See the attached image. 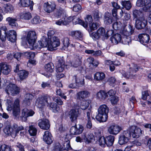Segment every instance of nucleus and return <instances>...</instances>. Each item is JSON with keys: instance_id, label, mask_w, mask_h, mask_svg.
I'll use <instances>...</instances> for the list:
<instances>
[{"instance_id": "60", "label": "nucleus", "mask_w": 151, "mask_h": 151, "mask_svg": "<svg viewBox=\"0 0 151 151\" xmlns=\"http://www.w3.org/2000/svg\"><path fill=\"white\" fill-rule=\"evenodd\" d=\"M53 100L56 102L58 104L60 105H62L63 102L61 100L60 98L58 97H56L55 98H52Z\"/></svg>"}, {"instance_id": "13", "label": "nucleus", "mask_w": 151, "mask_h": 151, "mask_svg": "<svg viewBox=\"0 0 151 151\" xmlns=\"http://www.w3.org/2000/svg\"><path fill=\"white\" fill-rule=\"evenodd\" d=\"M79 106L75 105L73 109H71L69 112V116L71 121L76 120L80 114Z\"/></svg>"}, {"instance_id": "1", "label": "nucleus", "mask_w": 151, "mask_h": 151, "mask_svg": "<svg viewBox=\"0 0 151 151\" xmlns=\"http://www.w3.org/2000/svg\"><path fill=\"white\" fill-rule=\"evenodd\" d=\"M37 38L35 31L29 32L26 37L22 38V44L23 45L27 44V42L29 47L31 50L37 49L40 50L42 47H47L49 50L52 51L56 49V48L59 46L60 42L58 38L55 36H52L50 39L43 37L37 43H35Z\"/></svg>"}, {"instance_id": "24", "label": "nucleus", "mask_w": 151, "mask_h": 151, "mask_svg": "<svg viewBox=\"0 0 151 151\" xmlns=\"http://www.w3.org/2000/svg\"><path fill=\"white\" fill-rule=\"evenodd\" d=\"M38 125L41 129L45 130L49 129L50 126L49 120L46 119L39 120Z\"/></svg>"}, {"instance_id": "61", "label": "nucleus", "mask_w": 151, "mask_h": 151, "mask_svg": "<svg viewBox=\"0 0 151 151\" xmlns=\"http://www.w3.org/2000/svg\"><path fill=\"white\" fill-rule=\"evenodd\" d=\"M24 55L23 53H21L20 52L15 53L14 55V57L16 58L17 60H20L22 56Z\"/></svg>"}, {"instance_id": "58", "label": "nucleus", "mask_w": 151, "mask_h": 151, "mask_svg": "<svg viewBox=\"0 0 151 151\" xmlns=\"http://www.w3.org/2000/svg\"><path fill=\"white\" fill-rule=\"evenodd\" d=\"M119 101L118 97L116 96H112L111 99V101L113 105L116 104Z\"/></svg>"}, {"instance_id": "32", "label": "nucleus", "mask_w": 151, "mask_h": 151, "mask_svg": "<svg viewBox=\"0 0 151 151\" xmlns=\"http://www.w3.org/2000/svg\"><path fill=\"white\" fill-rule=\"evenodd\" d=\"M54 66L52 63H49L46 65L45 66V71L47 72V75L45 76L47 77H48L50 76V73L53 72Z\"/></svg>"}, {"instance_id": "31", "label": "nucleus", "mask_w": 151, "mask_h": 151, "mask_svg": "<svg viewBox=\"0 0 151 151\" xmlns=\"http://www.w3.org/2000/svg\"><path fill=\"white\" fill-rule=\"evenodd\" d=\"M82 138L87 144H89L95 140L94 135L92 134H89L87 135L83 134V135H82Z\"/></svg>"}, {"instance_id": "16", "label": "nucleus", "mask_w": 151, "mask_h": 151, "mask_svg": "<svg viewBox=\"0 0 151 151\" xmlns=\"http://www.w3.org/2000/svg\"><path fill=\"white\" fill-rule=\"evenodd\" d=\"M70 145V141L69 139L65 138L63 146H60V148L59 149L55 148L53 150V151H69L72 150Z\"/></svg>"}, {"instance_id": "54", "label": "nucleus", "mask_w": 151, "mask_h": 151, "mask_svg": "<svg viewBox=\"0 0 151 151\" xmlns=\"http://www.w3.org/2000/svg\"><path fill=\"white\" fill-rule=\"evenodd\" d=\"M41 20L39 16H35L31 20V22L33 24H36L40 23Z\"/></svg>"}, {"instance_id": "56", "label": "nucleus", "mask_w": 151, "mask_h": 151, "mask_svg": "<svg viewBox=\"0 0 151 151\" xmlns=\"http://www.w3.org/2000/svg\"><path fill=\"white\" fill-rule=\"evenodd\" d=\"M99 145L102 147H104L106 144V139L104 137L102 136L99 138Z\"/></svg>"}, {"instance_id": "7", "label": "nucleus", "mask_w": 151, "mask_h": 151, "mask_svg": "<svg viewBox=\"0 0 151 151\" xmlns=\"http://www.w3.org/2000/svg\"><path fill=\"white\" fill-rule=\"evenodd\" d=\"M134 32V30L131 25H129L128 29L125 26L120 30V33L121 34V43L125 45H129L131 42V40L130 35Z\"/></svg>"}, {"instance_id": "19", "label": "nucleus", "mask_w": 151, "mask_h": 151, "mask_svg": "<svg viewBox=\"0 0 151 151\" xmlns=\"http://www.w3.org/2000/svg\"><path fill=\"white\" fill-rule=\"evenodd\" d=\"M43 141L47 144H51L53 141V138L52 134L49 131H46L45 132L43 136Z\"/></svg>"}, {"instance_id": "14", "label": "nucleus", "mask_w": 151, "mask_h": 151, "mask_svg": "<svg viewBox=\"0 0 151 151\" xmlns=\"http://www.w3.org/2000/svg\"><path fill=\"white\" fill-rule=\"evenodd\" d=\"M140 42L144 45H147V46L149 48H151V42H149L150 39L148 35L144 34H141L139 36Z\"/></svg>"}, {"instance_id": "33", "label": "nucleus", "mask_w": 151, "mask_h": 151, "mask_svg": "<svg viewBox=\"0 0 151 151\" xmlns=\"http://www.w3.org/2000/svg\"><path fill=\"white\" fill-rule=\"evenodd\" d=\"M105 74L103 72H96L94 75L95 80L100 81H102L105 77Z\"/></svg>"}, {"instance_id": "35", "label": "nucleus", "mask_w": 151, "mask_h": 151, "mask_svg": "<svg viewBox=\"0 0 151 151\" xmlns=\"http://www.w3.org/2000/svg\"><path fill=\"white\" fill-rule=\"evenodd\" d=\"M107 96V95L105 91L101 90L98 92L96 94V97L97 99L100 100H102L106 99Z\"/></svg>"}, {"instance_id": "3", "label": "nucleus", "mask_w": 151, "mask_h": 151, "mask_svg": "<svg viewBox=\"0 0 151 151\" xmlns=\"http://www.w3.org/2000/svg\"><path fill=\"white\" fill-rule=\"evenodd\" d=\"M50 96L48 95H45L39 97L36 99V105L39 108H43L46 105H47L51 110L55 113L59 112L61 111L60 107L54 103L49 104L50 102Z\"/></svg>"}, {"instance_id": "28", "label": "nucleus", "mask_w": 151, "mask_h": 151, "mask_svg": "<svg viewBox=\"0 0 151 151\" xmlns=\"http://www.w3.org/2000/svg\"><path fill=\"white\" fill-rule=\"evenodd\" d=\"M90 95L89 93L87 91H82L77 93V97L78 99L84 100L85 98L88 97Z\"/></svg>"}, {"instance_id": "53", "label": "nucleus", "mask_w": 151, "mask_h": 151, "mask_svg": "<svg viewBox=\"0 0 151 151\" xmlns=\"http://www.w3.org/2000/svg\"><path fill=\"white\" fill-rule=\"evenodd\" d=\"M0 151H12V150L10 146L4 144L0 146Z\"/></svg>"}, {"instance_id": "20", "label": "nucleus", "mask_w": 151, "mask_h": 151, "mask_svg": "<svg viewBox=\"0 0 151 151\" xmlns=\"http://www.w3.org/2000/svg\"><path fill=\"white\" fill-rule=\"evenodd\" d=\"M83 130V126L81 125H79L78 127L76 126L71 127L70 132L71 135H76L81 133Z\"/></svg>"}, {"instance_id": "21", "label": "nucleus", "mask_w": 151, "mask_h": 151, "mask_svg": "<svg viewBox=\"0 0 151 151\" xmlns=\"http://www.w3.org/2000/svg\"><path fill=\"white\" fill-rule=\"evenodd\" d=\"M92 114L91 110L89 109L86 112V115L85 117L86 127L89 129H91L92 127L91 119H92L93 117H92Z\"/></svg>"}, {"instance_id": "18", "label": "nucleus", "mask_w": 151, "mask_h": 151, "mask_svg": "<svg viewBox=\"0 0 151 151\" xmlns=\"http://www.w3.org/2000/svg\"><path fill=\"white\" fill-rule=\"evenodd\" d=\"M138 69V66L137 65H134L133 67L130 68V72L128 73L123 74V76L127 78H135L136 77L134 74L137 71Z\"/></svg>"}, {"instance_id": "30", "label": "nucleus", "mask_w": 151, "mask_h": 151, "mask_svg": "<svg viewBox=\"0 0 151 151\" xmlns=\"http://www.w3.org/2000/svg\"><path fill=\"white\" fill-rule=\"evenodd\" d=\"M71 17L72 19V21H73V23L75 24H80L83 26L84 27L86 28L87 27V24L85 23L83 20L79 19V18L73 17Z\"/></svg>"}, {"instance_id": "12", "label": "nucleus", "mask_w": 151, "mask_h": 151, "mask_svg": "<svg viewBox=\"0 0 151 151\" xmlns=\"http://www.w3.org/2000/svg\"><path fill=\"white\" fill-rule=\"evenodd\" d=\"M5 91L7 94L13 96L19 93L20 88L16 84L10 83L6 86Z\"/></svg>"}, {"instance_id": "34", "label": "nucleus", "mask_w": 151, "mask_h": 151, "mask_svg": "<svg viewBox=\"0 0 151 151\" xmlns=\"http://www.w3.org/2000/svg\"><path fill=\"white\" fill-rule=\"evenodd\" d=\"M78 105L76 104L77 106H79L81 109L83 110H84L87 108L89 105V101L87 100H81L78 101Z\"/></svg>"}, {"instance_id": "17", "label": "nucleus", "mask_w": 151, "mask_h": 151, "mask_svg": "<svg viewBox=\"0 0 151 151\" xmlns=\"http://www.w3.org/2000/svg\"><path fill=\"white\" fill-rule=\"evenodd\" d=\"M73 78L75 83H73L70 84L68 86V87L69 88H75L77 87L82 86L84 84V80L83 78H81V79L77 78L76 76H74Z\"/></svg>"}, {"instance_id": "15", "label": "nucleus", "mask_w": 151, "mask_h": 151, "mask_svg": "<svg viewBox=\"0 0 151 151\" xmlns=\"http://www.w3.org/2000/svg\"><path fill=\"white\" fill-rule=\"evenodd\" d=\"M58 62L56 64L55 68L57 72L61 73L64 69L65 67V62L63 57H57Z\"/></svg>"}, {"instance_id": "39", "label": "nucleus", "mask_w": 151, "mask_h": 151, "mask_svg": "<svg viewBox=\"0 0 151 151\" xmlns=\"http://www.w3.org/2000/svg\"><path fill=\"white\" fill-rule=\"evenodd\" d=\"M21 19L24 20H29L32 17L31 14L29 12H21L19 15Z\"/></svg>"}, {"instance_id": "2", "label": "nucleus", "mask_w": 151, "mask_h": 151, "mask_svg": "<svg viewBox=\"0 0 151 151\" xmlns=\"http://www.w3.org/2000/svg\"><path fill=\"white\" fill-rule=\"evenodd\" d=\"M142 131L139 128L133 126L126 131H124L121 135L119 139V143L122 145L127 143L131 138V134L133 138L139 137L142 134Z\"/></svg>"}, {"instance_id": "42", "label": "nucleus", "mask_w": 151, "mask_h": 151, "mask_svg": "<svg viewBox=\"0 0 151 151\" xmlns=\"http://www.w3.org/2000/svg\"><path fill=\"white\" fill-rule=\"evenodd\" d=\"M28 74V72L27 71L24 70H21L19 71L18 75L20 79L22 81L27 77Z\"/></svg>"}, {"instance_id": "52", "label": "nucleus", "mask_w": 151, "mask_h": 151, "mask_svg": "<svg viewBox=\"0 0 151 151\" xmlns=\"http://www.w3.org/2000/svg\"><path fill=\"white\" fill-rule=\"evenodd\" d=\"M28 131L31 135L34 136L36 134L37 130L35 127L31 125L29 126Z\"/></svg>"}, {"instance_id": "22", "label": "nucleus", "mask_w": 151, "mask_h": 151, "mask_svg": "<svg viewBox=\"0 0 151 151\" xmlns=\"http://www.w3.org/2000/svg\"><path fill=\"white\" fill-rule=\"evenodd\" d=\"M121 130V127L118 125L112 124L108 128V132L111 134L116 135Z\"/></svg>"}, {"instance_id": "59", "label": "nucleus", "mask_w": 151, "mask_h": 151, "mask_svg": "<svg viewBox=\"0 0 151 151\" xmlns=\"http://www.w3.org/2000/svg\"><path fill=\"white\" fill-rule=\"evenodd\" d=\"M121 24L120 22H115L113 24V27L114 29L117 30L121 27Z\"/></svg>"}, {"instance_id": "45", "label": "nucleus", "mask_w": 151, "mask_h": 151, "mask_svg": "<svg viewBox=\"0 0 151 151\" xmlns=\"http://www.w3.org/2000/svg\"><path fill=\"white\" fill-rule=\"evenodd\" d=\"M20 3L24 7L32 6L33 4V1H31V0H20Z\"/></svg>"}, {"instance_id": "64", "label": "nucleus", "mask_w": 151, "mask_h": 151, "mask_svg": "<svg viewBox=\"0 0 151 151\" xmlns=\"http://www.w3.org/2000/svg\"><path fill=\"white\" fill-rule=\"evenodd\" d=\"M56 93L57 95L60 96L61 97L65 99H66L67 97L66 96H64V94L62 93L61 90L60 89L57 90L56 91Z\"/></svg>"}, {"instance_id": "55", "label": "nucleus", "mask_w": 151, "mask_h": 151, "mask_svg": "<svg viewBox=\"0 0 151 151\" xmlns=\"http://www.w3.org/2000/svg\"><path fill=\"white\" fill-rule=\"evenodd\" d=\"M85 20L86 22H85V23H86L87 24V27L88 26V24H90L92 23L93 22V19L91 15H87L85 18Z\"/></svg>"}, {"instance_id": "43", "label": "nucleus", "mask_w": 151, "mask_h": 151, "mask_svg": "<svg viewBox=\"0 0 151 151\" xmlns=\"http://www.w3.org/2000/svg\"><path fill=\"white\" fill-rule=\"evenodd\" d=\"M132 12L133 17L136 19L144 18L142 13L139 10L134 9L133 10Z\"/></svg>"}, {"instance_id": "46", "label": "nucleus", "mask_w": 151, "mask_h": 151, "mask_svg": "<svg viewBox=\"0 0 151 151\" xmlns=\"http://www.w3.org/2000/svg\"><path fill=\"white\" fill-rule=\"evenodd\" d=\"M28 112V109L27 108H25L22 110L20 117L22 121L25 122L27 120Z\"/></svg>"}, {"instance_id": "57", "label": "nucleus", "mask_w": 151, "mask_h": 151, "mask_svg": "<svg viewBox=\"0 0 151 151\" xmlns=\"http://www.w3.org/2000/svg\"><path fill=\"white\" fill-rule=\"evenodd\" d=\"M98 24L97 23H91L89 25V27L91 30H93L96 29L98 26Z\"/></svg>"}, {"instance_id": "26", "label": "nucleus", "mask_w": 151, "mask_h": 151, "mask_svg": "<svg viewBox=\"0 0 151 151\" xmlns=\"http://www.w3.org/2000/svg\"><path fill=\"white\" fill-rule=\"evenodd\" d=\"M10 66L7 64H0V74L1 72L4 75H7L10 72Z\"/></svg>"}, {"instance_id": "5", "label": "nucleus", "mask_w": 151, "mask_h": 151, "mask_svg": "<svg viewBox=\"0 0 151 151\" xmlns=\"http://www.w3.org/2000/svg\"><path fill=\"white\" fill-rule=\"evenodd\" d=\"M6 27L3 26L0 27V39L5 41L7 38L8 40L12 42H14L16 40L17 34L14 30H9L7 32Z\"/></svg>"}, {"instance_id": "10", "label": "nucleus", "mask_w": 151, "mask_h": 151, "mask_svg": "<svg viewBox=\"0 0 151 151\" xmlns=\"http://www.w3.org/2000/svg\"><path fill=\"white\" fill-rule=\"evenodd\" d=\"M151 0H137L136 5L137 6L143 7L144 10L147 12H151ZM148 22L151 24V14L148 19Z\"/></svg>"}, {"instance_id": "37", "label": "nucleus", "mask_w": 151, "mask_h": 151, "mask_svg": "<svg viewBox=\"0 0 151 151\" xmlns=\"http://www.w3.org/2000/svg\"><path fill=\"white\" fill-rule=\"evenodd\" d=\"M33 95L30 93H27L25 96L24 99L23 103L26 105L29 106L32 102Z\"/></svg>"}, {"instance_id": "38", "label": "nucleus", "mask_w": 151, "mask_h": 151, "mask_svg": "<svg viewBox=\"0 0 151 151\" xmlns=\"http://www.w3.org/2000/svg\"><path fill=\"white\" fill-rule=\"evenodd\" d=\"M69 35L79 40H81L82 37V34L79 31H72L69 33Z\"/></svg>"}, {"instance_id": "8", "label": "nucleus", "mask_w": 151, "mask_h": 151, "mask_svg": "<svg viewBox=\"0 0 151 151\" xmlns=\"http://www.w3.org/2000/svg\"><path fill=\"white\" fill-rule=\"evenodd\" d=\"M109 111V108L106 105H101L98 109V114L96 116V119L100 122H106L107 119Z\"/></svg>"}, {"instance_id": "11", "label": "nucleus", "mask_w": 151, "mask_h": 151, "mask_svg": "<svg viewBox=\"0 0 151 151\" xmlns=\"http://www.w3.org/2000/svg\"><path fill=\"white\" fill-rule=\"evenodd\" d=\"M92 38L94 40L101 38L102 40L107 39L106 31L103 27H100L96 32H93L91 35Z\"/></svg>"}, {"instance_id": "41", "label": "nucleus", "mask_w": 151, "mask_h": 151, "mask_svg": "<svg viewBox=\"0 0 151 151\" xmlns=\"http://www.w3.org/2000/svg\"><path fill=\"white\" fill-rule=\"evenodd\" d=\"M104 21L106 24H109L111 23L112 22V18L110 13L108 12L105 13Z\"/></svg>"}, {"instance_id": "9", "label": "nucleus", "mask_w": 151, "mask_h": 151, "mask_svg": "<svg viewBox=\"0 0 151 151\" xmlns=\"http://www.w3.org/2000/svg\"><path fill=\"white\" fill-rule=\"evenodd\" d=\"M65 13V11L60 9L57 12V15L58 17H62V18L56 21L55 24L58 25H66L71 22L72 19L71 17H67Z\"/></svg>"}, {"instance_id": "40", "label": "nucleus", "mask_w": 151, "mask_h": 151, "mask_svg": "<svg viewBox=\"0 0 151 151\" xmlns=\"http://www.w3.org/2000/svg\"><path fill=\"white\" fill-rule=\"evenodd\" d=\"M150 93L147 91H143L142 92V95L141 96V99L144 100H147V101H146V104H147V102L148 101H150L149 99L151 101V96Z\"/></svg>"}, {"instance_id": "23", "label": "nucleus", "mask_w": 151, "mask_h": 151, "mask_svg": "<svg viewBox=\"0 0 151 151\" xmlns=\"http://www.w3.org/2000/svg\"><path fill=\"white\" fill-rule=\"evenodd\" d=\"M147 22L144 18L135 20V26L136 28L138 29L143 28L145 27Z\"/></svg>"}, {"instance_id": "50", "label": "nucleus", "mask_w": 151, "mask_h": 151, "mask_svg": "<svg viewBox=\"0 0 151 151\" xmlns=\"http://www.w3.org/2000/svg\"><path fill=\"white\" fill-rule=\"evenodd\" d=\"M4 11L6 13H11L14 9V7L11 4H7L5 5L4 7Z\"/></svg>"}, {"instance_id": "48", "label": "nucleus", "mask_w": 151, "mask_h": 151, "mask_svg": "<svg viewBox=\"0 0 151 151\" xmlns=\"http://www.w3.org/2000/svg\"><path fill=\"white\" fill-rule=\"evenodd\" d=\"M107 82L110 86L113 87L116 84V79L114 77H111L108 79Z\"/></svg>"}, {"instance_id": "51", "label": "nucleus", "mask_w": 151, "mask_h": 151, "mask_svg": "<svg viewBox=\"0 0 151 151\" xmlns=\"http://www.w3.org/2000/svg\"><path fill=\"white\" fill-rule=\"evenodd\" d=\"M78 59L76 61H73L71 63V65L73 67H77L79 66L81 64V56H78Z\"/></svg>"}, {"instance_id": "44", "label": "nucleus", "mask_w": 151, "mask_h": 151, "mask_svg": "<svg viewBox=\"0 0 151 151\" xmlns=\"http://www.w3.org/2000/svg\"><path fill=\"white\" fill-rule=\"evenodd\" d=\"M106 145L108 146L112 145L114 141V137L113 136L110 135L106 138Z\"/></svg>"}, {"instance_id": "63", "label": "nucleus", "mask_w": 151, "mask_h": 151, "mask_svg": "<svg viewBox=\"0 0 151 151\" xmlns=\"http://www.w3.org/2000/svg\"><path fill=\"white\" fill-rule=\"evenodd\" d=\"M81 6L80 4H77L73 6V10L75 12H78L81 9Z\"/></svg>"}, {"instance_id": "29", "label": "nucleus", "mask_w": 151, "mask_h": 151, "mask_svg": "<svg viewBox=\"0 0 151 151\" xmlns=\"http://www.w3.org/2000/svg\"><path fill=\"white\" fill-rule=\"evenodd\" d=\"M24 55L27 57L29 58V63L33 65L35 64V61L34 60L35 53L32 52H27L24 53Z\"/></svg>"}, {"instance_id": "4", "label": "nucleus", "mask_w": 151, "mask_h": 151, "mask_svg": "<svg viewBox=\"0 0 151 151\" xmlns=\"http://www.w3.org/2000/svg\"><path fill=\"white\" fill-rule=\"evenodd\" d=\"M13 101L12 99L7 100L6 109L8 111L12 110L13 115L14 118L18 119L19 118L20 113L19 101L18 99H17L13 103Z\"/></svg>"}, {"instance_id": "6", "label": "nucleus", "mask_w": 151, "mask_h": 151, "mask_svg": "<svg viewBox=\"0 0 151 151\" xmlns=\"http://www.w3.org/2000/svg\"><path fill=\"white\" fill-rule=\"evenodd\" d=\"M24 129L22 126H18L17 124H14L12 126L10 124L6 126L3 129V131L6 137L11 136L13 138H15L19 132Z\"/></svg>"}, {"instance_id": "36", "label": "nucleus", "mask_w": 151, "mask_h": 151, "mask_svg": "<svg viewBox=\"0 0 151 151\" xmlns=\"http://www.w3.org/2000/svg\"><path fill=\"white\" fill-rule=\"evenodd\" d=\"M6 20L8 22L9 24L13 28L17 27L18 24L16 22L17 19L16 18L9 17L6 18Z\"/></svg>"}, {"instance_id": "62", "label": "nucleus", "mask_w": 151, "mask_h": 151, "mask_svg": "<svg viewBox=\"0 0 151 151\" xmlns=\"http://www.w3.org/2000/svg\"><path fill=\"white\" fill-rule=\"evenodd\" d=\"M93 17L95 20L98 21L99 20L100 16L98 11H96L94 12Z\"/></svg>"}, {"instance_id": "25", "label": "nucleus", "mask_w": 151, "mask_h": 151, "mask_svg": "<svg viewBox=\"0 0 151 151\" xmlns=\"http://www.w3.org/2000/svg\"><path fill=\"white\" fill-rule=\"evenodd\" d=\"M56 5L54 3L47 2L44 4V10L47 12L50 13L55 9Z\"/></svg>"}, {"instance_id": "27", "label": "nucleus", "mask_w": 151, "mask_h": 151, "mask_svg": "<svg viewBox=\"0 0 151 151\" xmlns=\"http://www.w3.org/2000/svg\"><path fill=\"white\" fill-rule=\"evenodd\" d=\"M122 36L121 34H115L110 37V40L113 44H118L119 42H121Z\"/></svg>"}, {"instance_id": "47", "label": "nucleus", "mask_w": 151, "mask_h": 151, "mask_svg": "<svg viewBox=\"0 0 151 151\" xmlns=\"http://www.w3.org/2000/svg\"><path fill=\"white\" fill-rule=\"evenodd\" d=\"M122 5L127 10H129L132 7V5L130 1H122L121 3Z\"/></svg>"}, {"instance_id": "49", "label": "nucleus", "mask_w": 151, "mask_h": 151, "mask_svg": "<svg viewBox=\"0 0 151 151\" xmlns=\"http://www.w3.org/2000/svg\"><path fill=\"white\" fill-rule=\"evenodd\" d=\"M116 113L120 114V115H127V112L125 110V107L124 106H122L116 109Z\"/></svg>"}]
</instances>
